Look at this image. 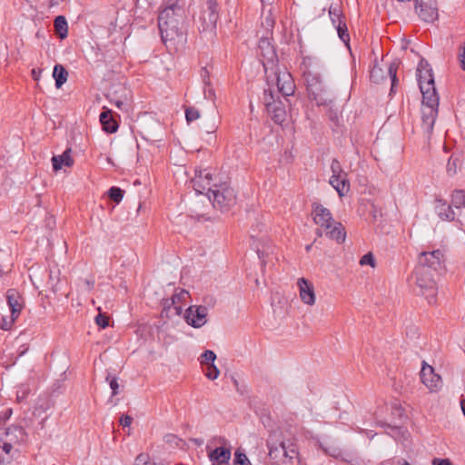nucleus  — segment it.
I'll return each mask as SVG.
<instances>
[{
  "instance_id": "18",
  "label": "nucleus",
  "mask_w": 465,
  "mask_h": 465,
  "mask_svg": "<svg viewBox=\"0 0 465 465\" xmlns=\"http://www.w3.org/2000/svg\"><path fill=\"white\" fill-rule=\"evenodd\" d=\"M297 285L299 287V294L301 300L308 305H313L315 303V292L314 287L312 282H310L305 278L298 279Z\"/></svg>"
},
{
  "instance_id": "43",
  "label": "nucleus",
  "mask_w": 465,
  "mask_h": 465,
  "mask_svg": "<svg viewBox=\"0 0 465 465\" xmlns=\"http://www.w3.org/2000/svg\"><path fill=\"white\" fill-rule=\"evenodd\" d=\"M94 320L95 323L103 329L106 328L109 325V317L106 316L105 314L99 313Z\"/></svg>"
},
{
  "instance_id": "26",
  "label": "nucleus",
  "mask_w": 465,
  "mask_h": 465,
  "mask_svg": "<svg viewBox=\"0 0 465 465\" xmlns=\"http://www.w3.org/2000/svg\"><path fill=\"white\" fill-rule=\"evenodd\" d=\"M275 25V18L272 13V10L269 9L267 13L262 12V26L265 28V33L267 35H272V29Z\"/></svg>"
},
{
  "instance_id": "60",
  "label": "nucleus",
  "mask_w": 465,
  "mask_h": 465,
  "mask_svg": "<svg viewBox=\"0 0 465 465\" xmlns=\"http://www.w3.org/2000/svg\"><path fill=\"white\" fill-rule=\"evenodd\" d=\"M54 279V276L50 275V280L53 281Z\"/></svg>"
},
{
  "instance_id": "13",
  "label": "nucleus",
  "mask_w": 465,
  "mask_h": 465,
  "mask_svg": "<svg viewBox=\"0 0 465 465\" xmlns=\"http://www.w3.org/2000/svg\"><path fill=\"white\" fill-rule=\"evenodd\" d=\"M443 262L444 253L438 249L431 252H422L420 254L417 267H427L430 272H436L441 269Z\"/></svg>"
},
{
  "instance_id": "29",
  "label": "nucleus",
  "mask_w": 465,
  "mask_h": 465,
  "mask_svg": "<svg viewBox=\"0 0 465 465\" xmlns=\"http://www.w3.org/2000/svg\"><path fill=\"white\" fill-rule=\"evenodd\" d=\"M329 15L332 25L336 27L345 22V17L342 15L339 6H331L329 9Z\"/></svg>"
},
{
  "instance_id": "45",
  "label": "nucleus",
  "mask_w": 465,
  "mask_h": 465,
  "mask_svg": "<svg viewBox=\"0 0 465 465\" xmlns=\"http://www.w3.org/2000/svg\"><path fill=\"white\" fill-rule=\"evenodd\" d=\"M149 463V456L146 453H140L136 459L134 465H147Z\"/></svg>"
},
{
  "instance_id": "35",
  "label": "nucleus",
  "mask_w": 465,
  "mask_h": 465,
  "mask_svg": "<svg viewBox=\"0 0 465 465\" xmlns=\"http://www.w3.org/2000/svg\"><path fill=\"white\" fill-rule=\"evenodd\" d=\"M370 78L374 83H379L381 80L384 78L382 69L375 64L371 70Z\"/></svg>"
},
{
  "instance_id": "27",
  "label": "nucleus",
  "mask_w": 465,
  "mask_h": 465,
  "mask_svg": "<svg viewBox=\"0 0 465 465\" xmlns=\"http://www.w3.org/2000/svg\"><path fill=\"white\" fill-rule=\"evenodd\" d=\"M54 26L55 29V32L58 34V35L61 38H64L67 36L68 34V25L66 19L63 15H58L55 17L54 22Z\"/></svg>"
},
{
  "instance_id": "37",
  "label": "nucleus",
  "mask_w": 465,
  "mask_h": 465,
  "mask_svg": "<svg viewBox=\"0 0 465 465\" xmlns=\"http://www.w3.org/2000/svg\"><path fill=\"white\" fill-rule=\"evenodd\" d=\"M219 374H220V371H219V369L214 365V363L206 365V369H205V376H206L209 380H212V381L216 380V379L219 377Z\"/></svg>"
},
{
  "instance_id": "52",
  "label": "nucleus",
  "mask_w": 465,
  "mask_h": 465,
  "mask_svg": "<svg viewBox=\"0 0 465 465\" xmlns=\"http://www.w3.org/2000/svg\"><path fill=\"white\" fill-rule=\"evenodd\" d=\"M174 304L171 303V298L163 300V312H166L168 313V311L173 306Z\"/></svg>"
},
{
  "instance_id": "48",
  "label": "nucleus",
  "mask_w": 465,
  "mask_h": 465,
  "mask_svg": "<svg viewBox=\"0 0 465 465\" xmlns=\"http://www.w3.org/2000/svg\"><path fill=\"white\" fill-rule=\"evenodd\" d=\"M459 62L460 64L461 69L465 71V44L460 47V51L459 54Z\"/></svg>"
},
{
  "instance_id": "31",
  "label": "nucleus",
  "mask_w": 465,
  "mask_h": 465,
  "mask_svg": "<svg viewBox=\"0 0 465 465\" xmlns=\"http://www.w3.org/2000/svg\"><path fill=\"white\" fill-rule=\"evenodd\" d=\"M124 194V191L119 187L113 186L108 191L109 198L116 203H119Z\"/></svg>"
},
{
  "instance_id": "32",
  "label": "nucleus",
  "mask_w": 465,
  "mask_h": 465,
  "mask_svg": "<svg viewBox=\"0 0 465 465\" xmlns=\"http://www.w3.org/2000/svg\"><path fill=\"white\" fill-rule=\"evenodd\" d=\"M215 360H216V354L211 350H206L201 355L200 362L202 365H208V364H213Z\"/></svg>"
},
{
  "instance_id": "44",
  "label": "nucleus",
  "mask_w": 465,
  "mask_h": 465,
  "mask_svg": "<svg viewBox=\"0 0 465 465\" xmlns=\"http://www.w3.org/2000/svg\"><path fill=\"white\" fill-rule=\"evenodd\" d=\"M106 381H109L110 388L112 389V396L117 395L118 394V389H119V384H118V381H117V378L116 377H112L110 379V375H107Z\"/></svg>"
},
{
  "instance_id": "6",
  "label": "nucleus",
  "mask_w": 465,
  "mask_h": 465,
  "mask_svg": "<svg viewBox=\"0 0 465 465\" xmlns=\"http://www.w3.org/2000/svg\"><path fill=\"white\" fill-rule=\"evenodd\" d=\"M210 194L213 207L222 212L228 211L236 204V193L227 182L213 183V189Z\"/></svg>"
},
{
  "instance_id": "51",
  "label": "nucleus",
  "mask_w": 465,
  "mask_h": 465,
  "mask_svg": "<svg viewBox=\"0 0 465 465\" xmlns=\"http://www.w3.org/2000/svg\"><path fill=\"white\" fill-rule=\"evenodd\" d=\"M201 75L203 77V83L206 85H210V78H209V72L206 68H203L201 71Z\"/></svg>"
},
{
  "instance_id": "20",
  "label": "nucleus",
  "mask_w": 465,
  "mask_h": 465,
  "mask_svg": "<svg viewBox=\"0 0 465 465\" xmlns=\"http://www.w3.org/2000/svg\"><path fill=\"white\" fill-rule=\"evenodd\" d=\"M435 211L438 216L442 221L451 222L455 219V213L452 210L450 204H449L446 201L441 199H437L435 201Z\"/></svg>"
},
{
  "instance_id": "57",
  "label": "nucleus",
  "mask_w": 465,
  "mask_h": 465,
  "mask_svg": "<svg viewBox=\"0 0 465 465\" xmlns=\"http://www.w3.org/2000/svg\"><path fill=\"white\" fill-rule=\"evenodd\" d=\"M312 244H308L305 246V251L309 252L312 250Z\"/></svg>"
},
{
  "instance_id": "3",
  "label": "nucleus",
  "mask_w": 465,
  "mask_h": 465,
  "mask_svg": "<svg viewBox=\"0 0 465 465\" xmlns=\"http://www.w3.org/2000/svg\"><path fill=\"white\" fill-rule=\"evenodd\" d=\"M312 213L313 222L321 227L316 230V233L319 237L322 235V229H324L326 236L330 239L336 241L338 243H342L345 241L346 232L343 225L334 221L329 209L320 203H314L312 204Z\"/></svg>"
},
{
  "instance_id": "14",
  "label": "nucleus",
  "mask_w": 465,
  "mask_h": 465,
  "mask_svg": "<svg viewBox=\"0 0 465 465\" xmlns=\"http://www.w3.org/2000/svg\"><path fill=\"white\" fill-rule=\"evenodd\" d=\"M208 309L203 305H191L186 309L184 320L193 328H201L207 322Z\"/></svg>"
},
{
  "instance_id": "40",
  "label": "nucleus",
  "mask_w": 465,
  "mask_h": 465,
  "mask_svg": "<svg viewBox=\"0 0 465 465\" xmlns=\"http://www.w3.org/2000/svg\"><path fill=\"white\" fill-rule=\"evenodd\" d=\"M200 117V113L195 107H188L185 109V118L188 123L197 120Z\"/></svg>"
},
{
  "instance_id": "59",
  "label": "nucleus",
  "mask_w": 465,
  "mask_h": 465,
  "mask_svg": "<svg viewBox=\"0 0 465 465\" xmlns=\"http://www.w3.org/2000/svg\"><path fill=\"white\" fill-rule=\"evenodd\" d=\"M54 279V276L50 275V280L53 281Z\"/></svg>"
},
{
  "instance_id": "39",
  "label": "nucleus",
  "mask_w": 465,
  "mask_h": 465,
  "mask_svg": "<svg viewBox=\"0 0 465 465\" xmlns=\"http://www.w3.org/2000/svg\"><path fill=\"white\" fill-rule=\"evenodd\" d=\"M336 29H337V32H338V35H339V37L344 42V43H347L349 42L350 40V36H349V33H348V28H347V25H346V23H342L341 25H338L336 26Z\"/></svg>"
},
{
  "instance_id": "54",
  "label": "nucleus",
  "mask_w": 465,
  "mask_h": 465,
  "mask_svg": "<svg viewBox=\"0 0 465 465\" xmlns=\"http://www.w3.org/2000/svg\"><path fill=\"white\" fill-rule=\"evenodd\" d=\"M40 73H41V71L37 72L35 69H33L32 73H31L33 79L35 81H38L39 77H40Z\"/></svg>"
},
{
  "instance_id": "49",
  "label": "nucleus",
  "mask_w": 465,
  "mask_h": 465,
  "mask_svg": "<svg viewBox=\"0 0 465 465\" xmlns=\"http://www.w3.org/2000/svg\"><path fill=\"white\" fill-rule=\"evenodd\" d=\"M133 418L129 415H123L120 419V424L123 427H129L132 424Z\"/></svg>"
},
{
  "instance_id": "7",
  "label": "nucleus",
  "mask_w": 465,
  "mask_h": 465,
  "mask_svg": "<svg viewBox=\"0 0 465 465\" xmlns=\"http://www.w3.org/2000/svg\"><path fill=\"white\" fill-rule=\"evenodd\" d=\"M414 277L419 293L425 296L429 303L434 302L437 287L432 272L427 267H416Z\"/></svg>"
},
{
  "instance_id": "53",
  "label": "nucleus",
  "mask_w": 465,
  "mask_h": 465,
  "mask_svg": "<svg viewBox=\"0 0 465 465\" xmlns=\"http://www.w3.org/2000/svg\"><path fill=\"white\" fill-rule=\"evenodd\" d=\"M176 315H181L183 312V307L181 304H175L173 306Z\"/></svg>"
},
{
  "instance_id": "10",
  "label": "nucleus",
  "mask_w": 465,
  "mask_h": 465,
  "mask_svg": "<svg viewBox=\"0 0 465 465\" xmlns=\"http://www.w3.org/2000/svg\"><path fill=\"white\" fill-rule=\"evenodd\" d=\"M439 101L440 97H436L435 102L422 98L421 129L428 137L431 135L435 121L438 117Z\"/></svg>"
},
{
  "instance_id": "23",
  "label": "nucleus",
  "mask_w": 465,
  "mask_h": 465,
  "mask_svg": "<svg viewBox=\"0 0 465 465\" xmlns=\"http://www.w3.org/2000/svg\"><path fill=\"white\" fill-rule=\"evenodd\" d=\"M53 168L55 172L60 170L63 165L71 167L74 164V160L71 156V148H67L61 155L52 157Z\"/></svg>"
},
{
  "instance_id": "15",
  "label": "nucleus",
  "mask_w": 465,
  "mask_h": 465,
  "mask_svg": "<svg viewBox=\"0 0 465 465\" xmlns=\"http://www.w3.org/2000/svg\"><path fill=\"white\" fill-rule=\"evenodd\" d=\"M420 380L430 392L438 391L442 386L441 377L435 373L434 368L425 361L422 362Z\"/></svg>"
},
{
  "instance_id": "25",
  "label": "nucleus",
  "mask_w": 465,
  "mask_h": 465,
  "mask_svg": "<svg viewBox=\"0 0 465 465\" xmlns=\"http://www.w3.org/2000/svg\"><path fill=\"white\" fill-rule=\"evenodd\" d=\"M56 88H60L67 80L68 72L61 64H55L53 71Z\"/></svg>"
},
{
  "instance_id": "34",
  "label": "nucleus",
  "mask_w": 465,
  "mask_h": 465,
  "mask_svg": "<svg viewBox=\"0 0 465 465\" xmlns=\"http://www.w3.org/2000/svg\"><path fill=\"white\" fill-rule=\"evenodd\" d=\"M234 465H252L246 454L242 452L240 449L234 453Z\"/></svg>"
},
{
  "instance_id": "30",
  "label": "nucleus",
  "mask_w": 465,
  "mask_h": 465,
  "mask_svg": "<svg viewBox=\"0 0 465 465\" xmlns=\"http://www.w3.org/2000/svg\"><path fill=\"white\" fill-rule=\"evenodd\" d=\"M399 64H400L399 62H392L388 67V74L391 80V92L394 91V88L398 83L397 71L399 68Z\"/></svg>"
},
{
  "instance_id": "5",
  "label": "nucleus",
  "mask_w": 465,
  "mask_h": 465,
  "mask_svg": "<svg viewBox=\"0 0 465 465\" xmlns=\"http://www.w3.org/2000/svg\"><path fill=\"white\" fill-rule=\"evenodd\" d=\"M419 87L423 99L435 102L439 94L435 88L432 69L425 59H420L417 67Z\"/></svg>"
},
{
  "instance_id": "11",
  "label": "nucleus",
  "mask_w": 465,
  "mask_h": 465,
  "mask_svg": "<svg viewBox=\"0 0 465 465\" xmlns=\"http://www.w3.org/2000/svg\"><path fill=\"white\" fill-rule=\"evenodd\" d=\"M3 445L5 448V455H8L15 444H22L27 440V433L21 426L12 425L5 430H0Z\"/></svg>"
},
{
  "instance_id": "46",
  "label": "nucleus",
  "mask_w": 465,
  "mask_h": 465,
  "mask_svg": "<svg viewBox=\"0 0 465 465\" xmlns=\"http://www.w3.org/2000/svg\"><path fill=\"white\" fill-rule=\"evenodd\" d=\"M13 411L11 408H5L0 412V424L5 422L12 415Z\"/></svg>"
},
{
  "instance_id": "41",
  "label": "nucleus",
  "mask_w": 465,
  "mask_h": 465,
  "mask_svg": "<svg viewBox=\"0 0 465 465\" xmlns=\"http://www.w3.org/2000/svg\"><path fill=\"white\" fill-rule=\"evenodd\" d=\"M360 264L361 266L370 265L371 267L374 268L376 266V262L373 254L371 252L364 254L360 260Z\"/></svg>"
},
{
  "instance_id": "12",
  "label": "nucleus",
  "mask_w": 465,
  "mask_h": 465,
  "mask_svg": "<svg viewBox=\"0 0 465 465\" xmlns=\"http://www.w3.org/2000/svg\"><path fill=\"white\" fill-rule=\"evenodd\" d=\"M191 183L197 194L206 193L209 199L212 198L210 193L215 183L210 171L207 169L195 170V175Z\"/></svg>"
},
{
  "instance_id": "55",
  "label": "nucleus",
  "mask_w": 465,
  "mask_h": 465,
  "mask_svg": "<svg viewBox=\"0 0 465 465\" xmlns=\"http://www.w3.org/2000/svg\"><path fill=\"white\" fill-rule=\"evenodd\" d=\"M460 408H461V411L465 416V399H461L460 401Z\"/></svg>"
},
{
  "instance_id": "4",
  "label": "nucleus",
  "mask_w": 465,
  "mask_h": 465,
  "mask_svg": "<svg viewBox=\"0 0 465 465\" xmlns=\"http://www.w3.org/2000/svg\"><path fill=\"white\" fill-rule=\"evenodd\" d=\"M270 459L282 465H302L301 456L296 442L292 440L274 442L267 441Z\"/></svg>"
},
{
  "instance_id": "56",
  "label": "nucleus",
  "mask_w": 465,
  "mask_h": 465,
  "mask_svg": "<svg viewBox=\"0 0 465 465\" xmlns=\"http://www.w3.org/2000/svg\"><path fill=\"white\" fill-rule=\"evenodd\" d=\"M398 465H410L409 462L405 460H399Z\"/></svg>"
},
{
  "instance_id": "8",
  "label": "nucleus",
  "mask_w": 465,
  "mask_h": 465,
  "mask_svg": "<svg viewBox=\"0 0 465 465\" xmlns=\"http://www.w3.org/2000/svg\"><path fill=\"white\" fill-rule=\"evenodd\" d=\"M219 19V6L217 0H204L202 11L198 17L199 30L213 32Z\"/></svg>"
},
{
  "instance_id": "24",
  "label": "nucleus",
  "mask_w": 465,
  "mask_h": 465,
  "mask_svg": "<svg viewBox=\"0 0 465 465\" xmlns=\"http://www.w3.org/2000/svg\"><path fill=\"white\" fill-rule=\"evenodd\" d=\"M209 458L219 465L225 464L231 459V450L224 447L216 448L209 453Z\"/></svg>"
},
{
  "instance_id": "38",
  "label": "nucleus",
  "mask_w": 465,
  "mask_h": 465,
  "mask_svg": "<svg viewBox=\"0 0 465 465\" xmlns=\"http://www.w3.org/2000/svg\"><path fill=\"white\" fill-rule=\"evenodd\" d=\"M331 177H339V175L346 174V173L342 170L340 162L337 159H333L331 164Z\"/></svg>"
},
{
  "instance_id": "47",
  "label": "nucleus",
  "mask_w": 465,
  "mask_h": 465,
  "mask_svg": "<svg viewBox=\"0 0 465 465\" xmlns=\"http://www.w3.org/2000/svg\"><path fill=\"white\" fill-rule=\"evenodd\" d=\"M271 35H267L266 33H264L261 39H260V42H259V47L261 49H263L264 47H267V48H272L271 47V45H270V42H269V36Z\"/></svg>"
},
{
  "instance_id": "33",
  "label": "nucleus",
  "mask_w": 465,
  "mask_h": 465,
  "mask_svg": "<svg viewBox=\"0 0 465 465\" xmlns=\"http://www.w3.org/2000/svg\"><path fill=\"white\" fill-rule=\"evenodd\" d=\"M16 319L17 317L12 314L9 317L0 314V328L5 331L10 330Z\"/></svg>"
},
{
  "instance_id": "36",
  "label": "nucleus",
  "mask_w": 465,
  "mask_h": 465,
  "mask_svg": "<svg viewBox=\"0 0 465 465\" xmlns=\"http://www.w3.org/2000/svg\"><path fill=\"white\" fill-rule=\"evenodd\" d=\"M187 297H189V292L185 290H180L171 297V303L174 305L181 304Z\"/></svg>"
},
{
  "instance_id": "50",
  "label": "nucleus",
  "mask_w": 465,
  "mask_h": 465,
  "mask_svg": "<svg viewBox=\"0 0 465 465\" xmlns=\"http://www.w3.org/2000/svg\"><path fill=\"white\" fill-rule=\"evenodd\" d=\"M432 465H453L452 462L449 459H438L435 458L432 460Z\"/></svg>"
},
{
  "instance_id": "16",
  "label": "nucleus",
  "mask_w": 465,
  "mask_h": 465,
  "mask_svg": "<svg viewBox=\"0 0 465 465\" xmlns=\"http://www.w3.org/2000/svg\"><path fill=\"white\" fill-rule=\"evenodd\" d=\"M106 97L112 104H114L120 110H127L130 100V90L122 84L114 86V90L110 91Z\"/></svg>"
},
{
  "instance_id": "28",
  "label": "nucleus",
  "mask_w": 465,
  "mask_h": 465,
  "mask_svg": "<svg viewBox=\"0 0 465 465\" xmlns=\"http://www.w3.org/2000/svg\"><path fill=\"white\" fill-rule=\"evenodd\" d=\"M451 205L456 208L465 207V190H454L450 195Z\"/></svg>"
},
{
  "instance_id": "17",
  "label": "nucleus",
  "mask_w": 465,
  "mask_h": 465,
  "mask_svg": "<svg viewBox=\"0 0 465 465\" xmlns=\"http://www.w3.org/2000/svg\"><path fill=\"white\" fill-rule=\"evenodd\" d=\"M275 75L278 93L284 97L292 95L296 86L292 74L287 71H278Z\"/></svg>"
},
{
  "instance_id": "19",
  "label": "nucleus",
  "mask_w": 465,
  "mask_h": 465,
  "mask_svg": "<svg viewBox=\"0 0 465 465\" xmlns=\"http://www.w3.org/2000/svg\"><path fill=\"white\" fill-rule=\"evenodd\" d=\"M6 301L10 309V312L14 317L20 315L24 307L23 298L20 293L15 289H9L6 292Z\"/></svg>"
},
{
  "instance_id": "2",
  "label": "nucleus",
  "mask_w": 465,
  "mask_h": 465,
  "mask_svg": "<svg viewBox=\"0 0 465 465\" xmlns=\"http://www.w3.org/2000/svg\"><path fill=\"white\" fill-rule=\"evenodd\" d=\"M183 10L177 1L168 4L160 11L158 27L163 43L167 48H174L176 43L183 40V32L179 27Z\"/></svg>"
},
{
  "instance_id": "42",
  "label": "nucleus",
  "mask_w": 465,
  "mask_h": 465,
  "mask_svg": "<svg viewBox=\"0 0 465 465\" xmlns=\"http://www.w3.org/2000/svg\"><path fill=\"white\" fill-rule=\"evenodd\" d=\"M458 169V159L453 158L452 156L450 157L448 163H447V173L450 175H454L457 173Z\"/></svg>"
},
{
  "instance_id": "22",
  "label": "nucleus",
  "mask_w": 465,
  "mask_h": 465,
  "mask_svg": "<svg viewBox=\"0 0 465 465\" xmlns=\"http://www.w3.org/2000/svg\"><path fill=\"white\" fill-rule=\"evenodd\" d=\"M330 184L336 190L340 197L344 196L350 191V182L346 174L339 177H331Z\"/></svg>"
},
{
  "instance_id": "58",
  "label": "nucleus",
  "mask_w": 465,
  "mask_h": 465,
  "mask_svg": "<svg viewBox=\"0 0 465 465\" xmlns=\"http://www.w3.org/2000/svg\"><path fill=\"white\" fill-rule=\"evenodd\" d=\"M87 285L89 288H92L94 286V282H90L89 281H86Z\"/></svg>"
},
{
  "instance_id": "21",
  "label": "nucleus",
  "mask_w": 465,
  "mask_h": 465,
  "mask_svg": "<svg viewBox=\"0 0 465 465\" xmlns=\"http://www.w3.org/2000/svg\"><path fill=\"white\" fill-rule=\"evenodd\" d=\"M100 123L103 126V130L108 134H114L118 130V123L112 116V111L105 109L100 114Z\"/></svg>"
},
{
  "instance_id": "9",
  "label": "nucleus",
  "mask_w": 465,
  "mask_h": 465,
  "mask_svg": "<svg viewBox=\"0 0 465 465\" xmlns=\"http://www.w3.org/2000/svg\"><path fill=\"white\" fill-rule=\"evenodd\" d=\"M262 100L266 111L273 122L277 124H282L286 118V110L279 96L271 88H268L263 92Z\"/></svg>"
},
{
  "instance_id": "1",
  "label": "nucleus",
  "mask_w": 465,
  "mask_h": 465,
  "mask_svg": "<svg viewBox=\"0 0 465 465\" xmlns=\"http://www.w3.org/2000/svg\"><path fill=\"white\" fill-rule=\"evenodd\" d=\"M322 66L316 57L311 55L302 57L300 70L309 98L315 101L319 106H326L332 103L334 95L322 74Z\"/></svg>"
}]
</instances>
